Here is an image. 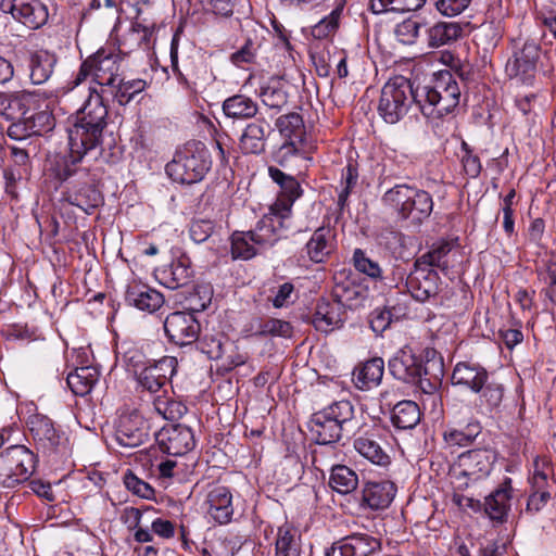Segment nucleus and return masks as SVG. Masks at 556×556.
Instances as JSON below:
<instances>
[{
    "mask_svg": "<svg viewBox=\"0 0 556 556\" xmlns=\"http://www.w3.org/2000/svg\"><path fill=\"white\" fill-rule=\"evenodd\" d=\"M108 108L102 96L89 89L84 105L76 112L73 127L68 129V147L73 162L83 159L102 142L103 130L108 125Z\"/></svg>",
    "mask_w": 556,
    "mask_h": 556,
    "instance_id": "obj_1",
    "label": "nucleus"
},
{
    "mask_svg": "<svg viewBox=\"0 0 556 556\" xmlns=\"http://www.w3.org/2000/svg\"><path fill=\"white\" fill-rule=\"evenodd\" d=\"M389 370L395 379L418 386L426 394H433L444 377L443 358L433 349L425 351L424 362L412 351L401 350L389 361Z\"/></svg>",
    "mask_w": 556,
    "mask_h": 556,
    "instance_id": "obj_2",
    "label": "nucleus"
},
{
    "mask_svg": "<svg viewBox=\"0 0 556 556\" xmlns=\"http://www.w3.org/2000/svg\"><path fill=\"white\" fill-rule=\"evenodd\" d=\"M417 105L430 118H442L459 104L460 89L448 71L435 73L429 84L415 87Z\"/></svg>",
    "mask_w": 556,
    "mask_h": 556,
    "instance_id": "obj_3",
    "label": "nucleus"
},
{
    "mask_svg": "<svg viewBox=\"0 0 556 556\" xmlns=\"http://www.w3.org/2000/svg\"><path fill=\"white\" fill-rule=\"evenodd\" d=\"M381 201L394 211L399 218L409 220L413 225H420L433 210V200L429 192L405 184L387 190Z\"/></svg>",
    "mask_w": 556,
    "mask_h": 556,
    "instance_id": "obj_4",
    "label": "nucleus"
},
{
    "mask_svg": "<svg viewBox=\"0 0 556 556\" xmlns=\"http://www.w3.org/2000/svg\"><path fill=\"white\" fill-rule=\"evenodd\" d=\"M413 102L417 104L415 87L407 78L395 76L383 86L378 110L387 123L395 124L407 113Z\"/></svg>",
    "mask_w": 556,
    "mask_h": 556,
    "instance_id": "obj_5",
    "label": "nucleus"
},
{
    "mask_svg": "<svg viewBox=\"0 0 556 556\" xmlns=\"http://www.w3.org/2000/svg\"><path fill=\"white\" fill-rule=\"evenodd\" d=\"M35 469V455L23 445L2 447L0 452V483L14 488L31 476Z\"/></svg>",
    "mask_w": 556,
    "mask_h": 556,
    "instance_id": "obj_6",
    "label": "nucleus"
},
{
    "mask_svg": "<svg viewBox=\"0 0 556 556\" xmlns=\"http://www.w3.org/2000/svg\"><path fill=\"white\" fill-rule=\"evenodd\" d=\"M210 168V161L203 150L192 151L186 148L175 154L166 165V173L176 182L192 185L203 179Z\"/></svg>",
    "mask_w": 556,
    "mask_h": 556,
    "instance_id": "obj_7",
    "label": "nucleus"
},
{
    "mask_svg": "<svg viewBox=\"0 0 556 556\" xmlns=\"http://www.w3.org/2000/svg\"><path fill=\"white\" fill-rule=\"evenodd\" d=\"M552 468L547 460L536 458L533 462V470L529 478L530 494L527 501L525 513L534 516L540 513L551 500L555 481L551 478Z\"/></svg>",
    "mask_w": 556,
    "mask_h": 556,
    "instance_id": "obj_8",
    "label": "nucleus"
},
{
    "mask_svg": "<svg viewBox=\"0 0 556 556\" xmlns=\"http://www.w3.org/2000/svg\"><path fill=\"white\" fill-rule=\"evenodd\" d=\"M540 56V47L534 42H525L508 59L505 72L516 84L532 86L536 75V63Z\"/></svg>",
    "mask_w": 556,
    "mask_h": 556,
    "instance_id": "obj_9",
    "label": "nucleus"
},
{
    "mask_svg": "<svg viewBox=\"0 0 556 556\" xmlns=\"http://www.w3.org/2000/svg\"><path fill=\"white\" fill-rule=\"evenodd\" d=\"M290 227V216L271 206L270 212L258 220L253 230H250L251 238L260 248L270 247L282 238Z\"/></svg>",
    "mask_w": 556,
    "mask_h": 556,
    "instance_id": "obj_10",
    "label": "nucleus"
},
{
    "mask_svg": "<svg viewBox=\"0 0 556 556\" xmlns=\"http://www.w3.org/2000/svg\"><path fill=\"white\" fill-rule=\"evenodd\" d=\"M1 10L29 29H38L48 21V9L40 0H2Z\"/></svg>",
    "mask_w": 556,
    "mask_h": 556,
    "instance_id": "obj_11",
    "label": "nucleus"
},
{
    "mask_svg": "<svg viewBox=\"0 0 556 556\" xmlns=\"http://www.w3.org/2000/svg\"><path fill=\"white\" fill-rule=\"evenodd\" d=\"M168 339L177 345H189L199 340L200 324L189 312H174L164 320Z\"/></svg>",
    "mask_w": 556,
    "mask_h": 556,
    "instance_id": "obj_12",
    "label": "nucleus"
},
{
    "mask_svg": "<svg viewBox=\"0 0 556 556\" xmlns=\"http://www.w3.org/2000/svg\"><path fill=\"white\" fill-rule=\"evenodd\" d=\"M155 440L162 452L173 456L187 454L195 444L191 428L181 424L163 427Z\"/></svg>",
    "mask_w": 556,
    "mask_h": 556,
    "instance_id": "obj_13",
    "label": "nucleus"
},
{
    "mask_svg": "<svg viewBox=\"0 0 556 556\" xmlns=\"http://www.w3.org/2000/svg\"><path fill=\"white\" fill-rule=\"evenodd\" d=\"M415 268L406 278V288L418 302L435 298L440 291V277L433 268H427L415 263Z\"/></svg>",
    "mask_w": 556,
    "mask_h": 556,
    "instance_id": "obj_14",
    "label": "nucleus"
},
{
    "mask_svg": "<svg viewBox=\"0 0 556 556\" xmlns=\"http://www.w3.org/2000/svg\"><path fill=\"white\" fill-rule=\"evenodd\" d=\"M176 367V357L163 356L159 361H153L148 366H143L137 376V381L142 389L155 393L174 376Z\"/></svg>",
    "mask_w": 556,
    "mask_h": 556,
    "instance_id": "obj_15",
    "label": "nucleus"
},
{
    "mask_svg": "<svg viewBox=\"0 0 556 556\" xmlns=\"http://www.w3.org/2000/svg\"><path fill=\"white\" fill-rule=\"evenodd\" d=\"M89 58L92 61L93 80L110 91L119 78L123 58L118 53L106 52L103 49Z\"/></svg>",
    "mask_w": 556,
    "mask_h": 556,
    "instance_id": "obj_16",
    "label": "nucleus"
},
{
    "mask_svg": "<svg viewBox=\"0 0 556 556\" xmlns=\"http://www.w3.org/2000/svg\"><path fill=\"white\" fill-rule=\"evenodd\" d=\"M495 462V453L489 448L471 450L459 456L458 466L462 473L478 480L489 476Z\"/></svg>",
    "mask_w": 556,
    "mask_h": 556,
    "instance_id": "obj_17",
    "label": "nucleus"
},
{
    "mask_svg": "<svg viewBox=\"0 0 556 556\" xmlns=\"http://www.w3.org/2000/svg\"><path fill=\"white\" fill-rule=\"evenodd\" d=\"M139 415H124L119 418L115 440L121 446L137 447L148 439V432Z\"/></svg>",
    "mask_w": 556,
    "mask_h": 556,
    "instance_id": "obj_18",
    "label": "nucleus"
},
{
    "mask_svg": "<svg viewBox=\"0 0 556 556\" xmlns=\"http://www.w3.org/2000/svg\"><path fill=\"white\" fill-rule=\"evenodd\" d=\"M205 504L206 513L219 525L231 521L233 515L232 495L228 488L216 485L208 491Z\"/></svg>",
    "mask_w": 556,
    "mask_h": 556,
    "instance_id": "obj_19",
    "label": "nucleus"
},
{
    "mask_svg": "<svg viewBox=\"0 0 556 556\" xmlns=\"http://www.w3.org/2000/svg\"><path fill=\"white\" fill-rule=\"evenodd\" d=\"M270 132V124L263 117L248 124L239 139L241 151L244 154H260L264 152L266 139Z\"/></svg>",
    "mask_w": 556,
    "mask_h": 556,
    "instance_id": "obj_20",
    "label": "nucleus"
},
{
    "mask_svg": "<svg viewBox=\"0 0 556 556\" xmlns=\"http://www.w3.org/2000/svg\"><path fill=\"white\" fill-rule=\"evenodd\" d=\"M396 486L391 481H368L362 491V505L378 510L389 507L394 500Z\"/></svg>",
    "mask_w": 556,
    "mask_h": 556,
    "instance_id": "obj_21",
    "label": "nucleus"
},
{
    "mask_svg": "<svg viewBox=\"0 0 556 556\" xmlns=\"http://www.w3.org/2000/svg\"><path fill=\"white\" fill-rule=\"evenodd\" d=\"M309 431L316 443L327 445L348 439L342 426H339L321 410L313 414L309 421Z\"/></svg>",
    "mask_w": 556,
    "mask_h": 556,
    "instance_id": "obj_22",
    "label": "nucleus"
},
{
    "mask_svg": "<svg viewBox=\"0 0 556 556\" xmlns=\"http://www.w3.org/2000/svg\"><path fill=\"white\" fill-rule=\"evenodd\" d=\"M125 301L140 311L153 313L164 304V296L147 286L132 283L127 287Z\"/></svg>",
    "mask_w": 556,
    "mask_h": 556,
    "instance_id": "obj_23",
    "label": "nucleus"
},
{
    "mask_svg": "<svg viewBox=\"0 0 556 556\" xmlns=\"http://www.w3.org/2000/svg\"><path fill=\"white\" fill-rule=\"evenodd\" d=\"M488 381V371L478 364L458 363L452 374L454 386H460L479 393Z\"/></svg>",
    "mask_w": 556,
    "mask_h": 556,
    "instance_id": "obj_24",
    "label": "nucleus"
},
{
    "mask_svg": "<svg viewBox=\"0 0 556 556\" xmlns=\"http://www.w3.org/2000/svg\"><path fill=\"white\" fill-rule=\"evenodd\" d=\"M58 63L55 53L39 49L29 53V78L34 85L45 84L50 79Z\"/></svg>",
    "mask_w": 556,
    "mask_h": 556,
    "instance_id": "obj_25",
    "label": "nucleus"
},
{
    "mask_svg": "<svg viewBox=\"0 0 556 556\" xmlns=\"http://www.w3.org/2000/svg\"><path fill=\"white\" fill-rule=\"evenodd\" d=\"M312 324L320 332H331L343 325L342 311L339 304L319 301L316 305Z\"/></svg>",
    "mask_w": 556,
    "mask_h": 556,
    "instance_id": "obj_26",
    "label": "nucleus"
},
{
    "mask_svg": "<svg viewBox=\"0 0 556 556\" xmlns=\"http://www.w3.org/2000/svg\"><path fill=\"white\" fill-rule=\"evenodd\" d=\"M64 198L70 204L79 207L87 214H91L102 202L99 190L87 182L83 186H73L66 191Z\"/></svg>",
    "mask_w": 556,
    "mask_h": 556,
    "instance_id": "obj_27",
    "label": "nucleus"
},
{
    "mask_svg": "<svg viewBox=\"0 0 556 556\" xmlns=\"http://www.w3.org/2000/svg\"><path fill=\"white\" fill-rule=\"evenodd\" d=\"M383 371V359L380 357H374L354 369V383L361 390L377 387L382 379Z\"/></svg>",
    "mask_w": 556,
    "mask_h": 556,
    "instance_id": "obj_28",
    "label": "nucleus"
},
{
    "mask_svg": "<svg viewBox=\"0 0 556 556\" xmlns=\"http://www.w3.org/2000/svg\"><path fill=\"white\" fill-rule=\"evenodd\" d=\"M321 412L342 426L348 439L353 437L358 428V422L354 418V407L350 401H339L321 409Z\"/></svg>",
    "mask_w": 556,
    "mask_h": 556,
    "instance_id": "obj_29",
    "label": "nucleus"
},
{
    "mask_svg": "<svg viewBox=\"0 0 556 556\" xmlns=\"http://www.w3.org/2000/svg\"><path fill=\"white\" fill-rule=\"evenodd\" d=\"M464 27L456 22H438L427 29L428 46L439 48L451 45L463 36Z\"/></svg>",
    "mask_w": 556,
    "mask_h": 556,
    "instance_id": "obj_30",
    "label": "nucleus"
},
{
    "mask_svg": "<svg viewBox=\"0 0 556 556\" xmlns=\"http://www.w3.org/2000/svg\"><path fill=\"white\" fill-rule=\"evenodd\" d=\"M100 372L93 366L76 367L66 378L68 388L75 395L85 396L89 394L99 380Z\"/></svg>",
    "mask_w": 556,
    "mask_h": 556,
    "instance_id": "obj_31",
    "label": "nucleus"
},
{
    "mask_svg": "<svg viewBox=\"0 0 556 556\" xmlns=\"http://www.w3.org/2000/svg\"><path fill=\"white\" fill-rule=\"evenodd\" d=\"M510 481L506 480L498 489L485 497L483 510L492 520L504 521L509 502Z\"/></svg>",
    "mask_w": 556,
    "mask_h": 556,
    "instance_id": "obj_32",
    "label": "nucleus"
},
{
    "mask_svg": "<svg viewBox=\"0 0 556 556\" xmlns=\"http://www.w3.org/2000/svg\"><path fill=\"white\" fill-rule=\"evenodd\" d=\"M223 111L227 117L247 119L252 118L257 114L258 106L250 97L244 94H235L224 101Z\"/></svg>",
    "mask_w": 556,
    "mask_h": 556,
    "instance_id": "obj_33",
    "label": "nucleus"
},
{
    "mask_svg": "<svg viewBox=\"0 0 556 556\" xmlns=\"http://www.w3.org/2000/svg\"><path fill=\"white\" fill-rule=\"evenodd\" d=\"M419 406L413 401H401L392 410V424L401 430L415 428L420 421Z\"/></svg>",
    "mask_w": 556,
    "mask_h": 556,
    "instance_id": "obj_34",
    "label": "nucleus"
},
{
    "mask_svg": "<svg viewBox=\"0 0 556 556\" xmlns=\"http://www.w3.org/2000/svg\"><path fill=\"white\" fill-rule=\"evenodd\" d=\"M301 538L298 530L283 525L279 527L276 539V556H300Z\"/></svg>",
    "mask_w": 556,
    "mask_h": 556,
    "instance_id": "obj_35",
    "label": "nucleus"
},
{
    "mask_svg": "<svg viewBox=\"0 0 556 556\" xmlns=\"http://www.w3.org/2000/svg\"><path fill=\"white\" fill-rule=\"evenodd\" d=\"M329 485L340 494H349L356 490L358 477L354 470L345 465H337L331 469Z\"/></svg>",
    "mask_w": 556,
    "mask_h": 556,
    "instance_id": "obj_36",
    "label": "nucleus"
},
{
    "mask_svg": "<svg viewBox=\"0 0 556 556\" xmlns=\"http://www.w3.org/2000/svg\"><path fill=\"white\" fill-rule=\"evenodd\" d=\"M331 231L328 228H318L306 244L309 258L315 263H321L331 253Z\"/></svg>",
    "mask_w": 556,
    "mask_h": 556,
    "instance_id": "obj_37",
    "label": "nucleus"
},
{
    "mask_svg": "<svg viewBox=\"0 0 556 556\" xmlns=\"http://www.w3.org/2000/svg\"><path fill=\"white\" fill-rule=\"evenodd\" d=\"M354 448L364 458L375 465L387 466L390 464L389 455L382 450L380 444L368 437H359L354 441Z\"/></svg>",
    "mask_w": 556,
    "mask_h": 556,
    "instance_id": "obj_38",
    "label": "nucleus"
},
{
    "mask_svg": "<svg viewBox=\"0 0 556 556\" xmlns=\"http://www.w3.org/2000/svg\"><path fill=\"white\" fill-rule=\"evenodd\" d=\"M30 432L34 439L45 447H54L59 444V435L52 421L42 416H36L30 421Z\"/></svg>",
    "mask_w": 556,
    "mask_h": 556,
    "instance_id": "obj_39",
    "label": "nucleus"
},
{
    "mask_svg": "<svg viewBox=\"0 0 556 556\" xmlns=\"http://www.w3.org/2000/svg\"><path fill=\"white\" fill-rule=\"evenodd\" d=\"M452 248L448 242H440L434 244L431 250L422 254L416 260V264L427 266V268L438 267L442 271H447L450 263L447 256Z\"/></svg>",
    "mask_w": 556,
    "mask_h": 556,
    "instance_id": "obj_40",
    "label": "nucleus"
},
{
    "mask_svg": "<svg viewBox=\"0 0 556 556\" xmlns=\"http://www.w3.org/2000/svg\"><path fill=\"white\" fill-rule=\"evenodd\" d=\"M146 86L147 84L142 79L125 80L118 78L115 83V87L110 90V93L118 104L126 105L134 100L137 94L141 93L146 89Z\"/></svg>",
    "mask_w": 556,
    "mask_h": 556,
    "instance_id": "obj_41",
    "label": "nucleus"
},
{
    "mask_svg": "<svg viewBox=\"0 0 556 556\" xmlns=\"http://www.w3.org/2000/svg\"><path fill=\"white\" fill-rule=\"evenodd\" d=\"M276 126L279 132L289 140L303 142L304 122L300 114L289 113L277 118Z\"/></svg>",
    "mask_w": 556,
    "mask_h": 556,
    "instance_id": "obj_42",
    "label": "nucleus"
},
{
    "mask_svg": "<svg viewBox=\"0 0 556 556\" xmlns=\"http://www.w3.org/2000/svg\"><path fill=\"white\" fill-rule=\"evenodd\" d=\"M280 189L279 198L273 206L282 212V214L290 216L294 201L301 195L300 184L294 177L290 176L289 179H286L280 186Z\"/></svg>",
    "mask_w": 556,
    "mask_h": 556,
    "instance_id": "obj_43",
    "label": "nucleus"
},
{
    "mask_svg": "<svg viewBox=\"0 0 556 556\" xmlns=\"http://www.w3.org/2000/svg\"><path fill=\"white\" fill-rule=\"evenodd\" d=\"M426 0H370V9L375 14L384 12H409L420 9Z\"/></svg>",
    "mask_w": 556,
    "mask_h": 556,
    "instance_id": "obj_44",
    "label": "nucleus"
},
{
    "mask_svg": "<svg viewBox=\"0 0 556 556\" xmlns=\"http://www.w3.org/2000/svg\"><path fill=\"white\" fill-rule=\"evenodd\" d=\"M251 237V231L232 233L231 253L235 258L250 260L257 254L261 248L252 241Z\"/></svg>",
    "mask_w": 556,
    "mask_h": 556,
    "instance_id": "obj_45",
    "label": "nucleus"
},
{
    "mask_svg": "<svg viewBox=\"0 0 556 556\" xmlns=\"http://www.w3.org/2000/svg\"><path fill=\"white\" fill-rule=\"evenodd\" d=\"M481 432L478 421L469 422L464 429H450L444 433V440L450 445H469Z\"/></svg>",
    "mask_w": 556,
    "mask_h": 556,
    "instance_id": "obj_46",
    "label": "nucleus"
},
{
    "mask_svg": "<svg viewBox=\"0 0 556 556\" xmlns=\"http://www.w3.org/2000/svg\"><path fill=\"white\" fill-rule=\"evenodd\" d=\"M348 539L355 556H374L381 549L380 540L366 533H355Z\"/></svg>",
    "mask_w": 556,
    "mask_h": 556,
    "instance_id": "obj_47",
    "label": "nucleus"
},
{
    "mask_svg": "<svg viewBox=\"0 0 556 556\" xmlns=\"http://www.w3.org/2000/svg\"><path fill=\"white\" fill-rule=\"evenodd\" d=\"M24 118L28 125V130L33 136H40L54 127L52 113L46 110L31 113L29 112Z\"/></svg>",
    "mask_w": 556,
    "mask_h": 556,
    "instance_id": "obj_48",
    "label": "nucleus"
},
{
    "mask_svg": "<svg viewBox=\"0 0 556 556\" xmlns=\"http://www.w3.org/2000/svg\"><path fill=\"white\" fill-rule=\"evenodd\" d=\"M341 11L340 8L334 9L328 16L313 26L312 36L315 39H326L332 36L339 26Z\"/></svg>",
    "mask_w": 556,
    "mask_h": 556,
    "instance_id": "obj_49",
    "label": "nucleus"
},
{
    "mask_svg": "<svg viewBox=\"0 0 556 556\" xmlns=\"http://www.w3.org/2000/svg\"><path fill=\"white\" fill-rule=\"evenodd\" d=\"M293 328L289 321L270 318L263 321L255 334L257 336H277L283 338H290L292 336Z\"/></svg>",
    "mask_w": 556,
    "mask_h": 556,
    "instance_id": "obj_50",
    "label": "nucleus"
},
{
    "mask_svg": "<svg viewBox=\"0 0 556 556\" xmlns=\"http://www.w3.org/2000/svg\"><path fill=\"white\" fill-rule=\"evenodd\" d=\"M476 37L484 46L485 50L495 48L502 38L500 23L489 22L481 24Z\"/></svg>",
    "mask_w": 556,
    "mask_h": 556,
    "instance_id": "obj_51",
    "label": "nucleus"
},
{
    "mask_svg": "<svg viewBox=\"0 0 556 556\" xmlns=\"http://www.w3.org/2000/svg\"><path fill=\"white\" fill-rule=\"evenodd\" d=\"M354 267L372 279L381 278L382 270L379 264L369 258L361 249H356L353 253Z\"/></svg>",
    "mask_w": 556,
    "mask_h": 556,
    "instance_id": "obj_52",
    "label": "nucleus"
},
{
    "mask_svg": "<svg viewBox=\"0 0 556 556\" xmlns=\"http://www.w3.org/2000/svg\"><path fill=\"white\" fill-rule=\"evenodd\" d=\"M480 392L481 406H484L489 410H492L500 406L504 394V389L501 384L485 382L484 387Z\"/></svg>",
    "mask_w": 556,
    "mask_h": 556,
    "instance_id": "obj_53",
    "label": "nucleus"
},
{
    "mask_svg": "<svg viewBox=\"0 0 556 556\" xmlns=\"http://www.w3.org/2000/svg\"><path fill=\"white\" fill-rule=\"evenodd\" d=\"M421 23L414 18H407L397 24L395 28V36L397 40L404 45L415 43Z\"/></svg>",
    "mask_w": 556,
    "mask_h": 556,
    "instance_id": "obj_54",
    "label": "nucleus"
},
{
    "mask_svg": "<svg viewBox=\"0 0 556 556\" xmlns=\"http://www.w3.org/2000/svg\"><path fill=\"white\" fill-rule=\"evenodd\" d=\"M260 97L266 106L275 110H281L288 102L287 93L282 89L273 86L262 87Z\"/></svg>",
    "mask_w": 556,
    "mask_h": 556,
    "instance_id": "obj_55",
    "label": "nucleus"
},
{
    "mask_svg": "<svg viewBox=\"0 0 556 556\" xmlns=\"http://www.w3.org/2000/svg\"><path fill=\"white\" fill-rule=\"evenodd\" d=\"M156 410L168 420H178L187 413V406L175 400H157Z\"/></svg>",
    "mask_w": 556,
    "mask_h": 556,
    "instance_id": "obj_56",
    "label": "nucleus"
},
{
    "mask_svg": "<svg viewBox=\"0 0 556 556\" xmlns=\"http://www.w3.org/2000/svg\"><path fill=\"white\" fill-rule=\"evenodd\" d=\"M124 484L127 490L142 498L150 500L154 496V489L146 481L139 479L131 471L125 473Z\"/></svg>",
    "mask_w": 556,
    "mask_h": 556,
    "instance_id": "obj_57",
    "label": "nucleus"
},
{
    "mask_svg": "<svg viewBox=\"0 0 556 556\" xmlns=\"http://www.w3.org/2000/svg\"><path fill=\"white\" fill-rule=\"evenodd\" d=\"M357 178H358V173H357L356 166L352 163H349L342 174V182L344 184V187L342 188V190L340 191L339 197H338V205L341 208L344 207L350 192L352 191V189L355 187V185L357 182Z\"/></svg>",
    "mask_w": 556,
    "mask_h": 556,
    "instance_id": "obj_58",
    "label": "nucleus"
},
{
    "mask_svg": "<svg viewBox=\"0 0 556 556\" xmlns=\"http://www.w3.org/2000/svg\"><path fill=\"white\" fill-rule=\"evenodd\" d=\"M391 323L392 313L387 307L375 308L369 315L370 328L377 334H381L384 330H387Z\"/></svg>",
    "mask_w": 556,
    "mask_h": 556,
    "instance_id": "obj_59",
    "label": "nucleus"
},
{
    "mask_svg": "<svg viewBox=\"0 0 556 556\" xmlns=\"http://www.w3.org/2000/svg\"><path fill=\"white\" fill-rule=\"evenodd\" d=\"M123 361L129 371H132L136 376L140 372L143 366H148L150 361L146 359L144 354L136 349L131 348L123 354Z\"/></svg>",
    "mask_w": 556,
    "mask_h": 556,
    "instance_id": "obj_60",
    "label": "nucleus"
},
{
    "mask_svg": "<svg viewBox=\"0 0 556 556\" xmlns=\"http://www.w3.org/2000/svg\"><path fill=\"white\" fill-rule=\"evenodd\" d=\"M198 349L211 359H218L223 356V343L215 337H203L198 341Z\"/></svg>",
    "mask_w": 556,
    "mask_h": 556,
    "instance_id": "obj_61",
    "label": "nucleus"
},
{
    "mask_svg": "<svg viewBox=\"0 0 556 556\" xmlns=\"http://www.w3.org/2000/svg\"><path fill=\"white\" fill-rule=\"evenodd\" d=\"M213 230H214V226L211 220H206V219L193 220L191 223V226L189 229L190 238L195 243H202L211 237V235L213 233Z\"/></svg>",
    "mask_w": 556,
    "mask_h": 556,
    "instance_id": "obj_62",
    "label": "nucleus"
},
{
    "mask_svg": "<svg viewBox=\"0 0 556 556\" xmlns=\"http://www.w3.org/2000/svg\"><path fill=\"white\" fill-rule=\"evenodd\" d=\"M471 0H437L435 5L440 13L447 16H455L464 12Z\"/></svg>",
    "mask_w": 556,
    "mask_h": 556,
    "instance_id": "obj_63",
    "label": "nucleus"
},
{
    "mask_svg": "<svg viewBox=\"0 0 556 556\" xmlns=\"http://www.w3.org/2000/svg\"><path fill=\"white\" fill-rule=\"evenodd\" d=\"M29 110L26 108L23 99L18 97H11L10 102L7 104V110L3 115L9 121L23 119Z\"/></svg>",
    "mask_w": 556,
    "mask_h": 556,
    "instance_id": "obj_64",
    "label": "nucleus"
}]
</instances>
